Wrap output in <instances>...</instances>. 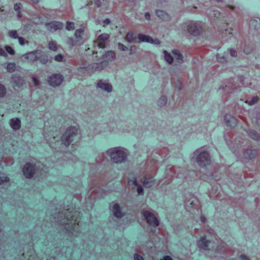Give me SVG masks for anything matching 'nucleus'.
Here are the masks:
<instances>
[{"mask_svg":"<svg viewBox=\"0 0 260 260\" xmlns=\"http://www.w3.org/2000/svg\"><path fill=\"white\" fill-rule=\"evenodd\" d=\"M108 65L107 60H103L101 62L98 63L97 71H101L106 68Z\"/></svg>","mask_w":260,"mask_h":260,"instance_id":"29","label":"nucleus"},{"mask_svg":"<svg viewBox=\"0 0 260 260\" xmlns=\"http://www.w3.org/2000/svg\"><path fill=\"white\" fill-rule=\"evenodd\" d=\"M118 49L121 51H126L128 50V48L121 43H118Z\"/></svg>","mask_w":260,"mask_h":260,"instance_id":"43","label":"nucleus"},{"mask_svg":"<svg viewBox=\"0 0 260 260\" xmlns=\"http://www.w3.org/2000/svg\"><path fill=\"white\" fill-rule=\"evenodd\" d=\"M145 18L146 20H149L150 19V15L148 12L145 14Z\"/></svg>","mask_w":260,"mask_h":260,"instance_id":"55","label":"nucleus"},{"mask_svg":"<svg viewBox=\"0 0 260 260\" xmlns=\"http://www.w3.org/2000/svg\"><path fill=\"white\" fill-rule=\"evenodd\" d=\"M112 161L116 164H121L126 161L127 157L126 153L120 147H114L106 151Z\"/></svg>","mask_w":260,"mask_h":260,"instance_id":"1","label":"nucleus"},{"mask_svg":"<svg viewBox=\"0 0 260 260\" xmlns=\"http://www.w3.org/2000/svg\"><path fill=\"white\" fill-rule=\"evenodd\" d=\"M138 38L141 42L149 43L151 37L139 34L138 35Z\"/></svg>","mask_w":260,"mask_h":260,"instance_id":"31","label":"nucleus"},{"mask_svg":"<svg viewBox=\"0 0 260 260\" xmlns=\"http://www.w3.org/2000/svg\"><path fill=\"white\" fill-rule=\"evenodd\" d=\"M96 86L97 88H99L102 90L107 92H111L112 91L113 88L112 85L103 80H100L98 81Z\"/></svg>","mask_w":260,"mask_h":260,"instance_id":"10","label":"nucleus"},{"mask_svg":"<svg viewBox=\"0 0 260 260\" xmlns=\"http://www.w3.org/2000/svg\"><path fill=\"white\" fill-rule=\"evenodd\" d=\"M164 260H173V258L169 255L165 256L164 257Z\"/></svg>","mask_w":260,"mask_h":260,"instance_id":"57","label":"nucleus"},{"mask_svg":"<svg viewBox=\"0 0 260 260\" xmlns=\"http://www.w3.org/2000/svg\"><path fill=\"white\" fill-rule=\"evenodd\" d=\"M133 184H134L135 186H138L139 185L137 183V180L136 179H135L133 181Z\"/></svg>","mask_w":260,"mask_h":260,"instance_id":"61","label":"nucleus"},{"mask_svg":"<svg viewBox=\"0 0 260 260\" xmlns=\"http://www.w3.org/2000/svg\"><path fill=\"white\" fill-rule=\"evenodd\" d=\"M103 23L105 24H110V20L108 18H107L106 19H105L104 21H103Z\"/></svg>","mask_w":260,"mask_h":260,"instance_id":"58","label":"nucleus"},{"mask_svg":"<svg viewBox=\"0 0 260 260\" xmlns=\"http://www.w3.org/2000/svg\"><path fill=\"white\" fill-rule=\"evenodd\" d=\"M109 38L110 35L109 34L104 33L98 36L97 40L98 42L105 43Z\"/></svg>","mask_w":260,"mask_h":260,"instance_id":"25","label":"nucleus"},{"mask_svg":"<svg viewBox=\"0 0 260 260\" xmlns=\"http://www.w3.org/2000/svg\"><path fill=\"white\" fill-rule=\"evenodd\" d=\"M135 50H136V47L135 46H132L130 48L131 54H132L133 53H134Z\"/></svg>","mask_w":260,"mask_h":260,"instance_id":"56","label":"nucleus"},{"mask_svg":"<svg viewBox=\"0 0 260 260\" xmlns=\"http://www.w3.org/2000/svg\"><path fill=\"white\" fill-rule=\"evenodd\" d=\"M230 9H231L232 10H234V7L233 6H230L229 7Z\"/></svg>","mask_w":260,"mask_h":260,"instance_id":"64","label":"nucleus"},{"mask_svg":"<svg viewBox=\"0 0 260 260\" xmlns=\"http://www.w3.org/2000/svg\"><path fill=\"white\" fill-rule=\"evenodd\" d=\"M106 58L108 60L113 61L116 59L115 53L113 50L106 51L105 53L101 56V59Z\"/></svg>","mask_w":260,"mask_h":260,"instance_id":"17","label":"nucleus"},{"mask_svg":"<svg viewBox=\"0 0 260 260\" xmlns=\"http://www.w3.org/2000/svg\"><path fill=\"white\" fill-rule=\"evenodd\" d=\"M9 36L10 37L13 39H17L19 37L17 35V32L16 30L9 31Z\"/></svg>","mask_w":260,"mask_h":260,"instance_id":"38","label":"nucleus"},{"mask_svg":"<svg viewBox=\"0 0 260 260\" xmlns=\"http://www.w3.org/2000/svg\"><path fill=\"white\" fill-rule=\"evenodd\" d=\"M66 29L68 30H74L75 29L74 23L72 22L67 21Z\"/></svg>","mask_w":260,"mask_h":260,"instance_id":"37","label":"nucleus"},{"mask_svg":"<svg viewBox=\"0 0 260 260\" xmlns=\"http://www.w3.org/2000/svg\"><path fill=\"white\" fill-rule=\"evenodd\" d=\"M249 25L251 28L257 29L259 28V22L255 19H251L249 22Z\"/></svg>","mask_w":260,"mask_h":260,"instance_id":"28","label":"nucleus"},{"mask_svg":"<svg viewBox=\"0 0 260 260\" xmlns=\"http://www.w3.org/2000/svg\"><path fill=\"white\" fill-rule=\"evenodd\" d=\"M217 59L218 60L221 62H224L226 61V57L224 55H222L220 54H217Z\"/></svg>","mask_w":260,"mask_h":260,"instance_id":"39","label":"nucleus"},{"mask_svg":"<svg viewBox=\"0 0 260 260\" xmlns=\"http://www.w3.org/2000/svg\"><path fill=\"white\" fill-rule=\"evenodd\" d=\"M142 214L148 224L154 227L158 226L159 222L153 213L148 211L144 210Z\"/></svg>","mask_w":260,"mask_h":260,"instance_id":"7","label":"nucleus"},{"mask_svg":"<svg viewBox=\"0 0 260 260\" xmlns=\"http://www.w3.org/2000/svg\"><path fill=\"white\" fill-rule=\"evenodd\" d=\"M47 28L50 31H55L57 29H61L63 27V23L58 21H52L46 24Z\"/></svg>","mask_w":260,"mask_h":260,"instance_id":"13","label":"nucleus"},{"mask_svg":"<svg viewBox=\"0 0 260 260\" xmlns=\"http://www.w3.org/2000/svg\"><path fill=\"white\" fill-rule=\"evenodd\" d=\"M187 30L192 36H198L200 35L203 30L201 25L196 22H191L187 24Z\"/></svg>","mask_w":260,"mask_h":260,"instance_id":"4","label":"nucleus"},{"mask_svg":"<svg viewBox=\"0 0 260 260\" xmlns=\"http://www.w3.org/2000/svg\"><path fill=\"white\" fill-rule=\"evenodd\" d=\"M137 192L139 194H143L144 190L143 187L141 185H138L137 189Z\"/></svg>","mask_w":260,"mask_h":260,"instance_id":"47","label":"nucleus"},{"mask_svg":"<svg viewBox=\"0 0 260 260\" xmlns=\"http://www.w3.org/2000/svg\"><path fill=\"white\" fill-rule=\"evenodd\" d=\"M64 80L63 76L60 74H53L50 76L48 80L49 84L56 87L61 85Z\"/></svg>","mask_w":260,"mask_h":260,"instance_id":"6","label":"nucleus"},{"mask_svg":"<svg viewBox=\"0 0 260 260\" xmlns=\"http://www.w3.org/2000/svg\"><path fill=\"white\" fill-rule=\"evenodd\" d=\"M149 43L153 44L159 45L160 44V41L157 39H153L151 37Z\"/></svg>","mask_w":260,"mask_h":260,"instance_id":"46","label":"nucleus"},{"mask_svg":"<svg viewBox=\"0 0 260 260\" xmlns=\"http://www.w3.org/2000/svg\"><path fill=\"white\" fill-rule=\"evenodd\" d=\"M39 59H40V62L43 64H46L49 61V59L47 56H44L39 58Z\"/></svg>","mask_w":260,"mask_h":260,"instance_id":"44","label":"nucleus"},{"mask_svg":"<svg viewBox=\"0 0 260 260\" xmlns=\"http://www.w3.org/2000/svg\"><path fill=\"white\" fill-rule=\"evenodd\" d=\"M258 102V98L256 96H254L252 98V99L248 102V104L249 105H253V104L256 103Z\"/></svg>","mask_w":260,"mask_h":260,"instance_id":"45","label":"nucleus"},{"mask_svg":"<svg viewBox=\"0 0 260 260\" xmlns=\"http://www.w3.org/2000/svg\"><path fill=\"white\" fill-rule=\"evenodd\" d=\"M167 98L165 95H162L157 101V105L160 107L165 106L167 103Z\"/></svg>","mask_w":260,"mask_h":260,"instance_id":"27","label":"nucleus"},{"mask_svg":"<svg viewBox=\"0 0 260 260\" xmlns=\"http://www.w3.org/2000/svg\"><path fill=\"white\" fill-rule=\"evenodd\" d=\"M172 52L177 62L179 63H182L183 62V56L179 50L174 49L172 51Z\"/></svg>","mask_w":260,"mask_h":260,"instance_id":"20","label":"nucleus"},{"mask_svg":"<svg viewBox=\"0 0 260 260\" xmlns=\"http://www.w3.org/2000/svg\"><path fill=\"white\" fill-rule=\"evenodd\" d=\"M38 52V50H35L32 52L25 53L20 57V59L24 62H34L39 59V57L36 55Z\"/></svg>","mask_w":260,"mask_h":260,"instance_id":"8","label":"nucleus"},{"mask_svg":"<svg viewBox=\"0 0 260 260\" xmlns=\"http://www.w3.org/2000/svg\"><path fill=\"white\" fill-rule=\"evenodd\" d=\"M84 30L82 28L77 29L75 32V39L76 42H78L80 45L82 44V35L83 34Z\"/></svg>","mask_w":260,"mask_h":260,"instance_id":"21","label":"nucleus"},{"mask_svg":"<svg viewBox=\"0 0 260 260\" xmlns=\"http://www.w3.org/2000/svg\"><path fill=\"white\" fill-rule=\"evenodd\" d=\"M36 172V168L35 166L30 162L26 163L22 169L23 174L27 179L32 178Z\"/></svg>","mask_w":260,"mask_h":260,"instance_id":"5","label":"nucleus"},{"mask_svg":"<svg viewBox=\"0 0 260 260\" xmlns=\"http://www.w3.org/2000/svg\"><path fill=\"white\" fill-rule=\"evenodd\" d=\"M7 93V89L5 86L0 83V98H4Z\"/></svg>","mask_w":260,"mask_h":260,"instance_id":"34","label":"nucleus"},{"mask_svg":"<svg viewBox=\"0 0 260 260\" xmlns=\"http://www.w3.org/2000/svg\"><path fill=\"white\" fill-rule=\"evenodd\" d=\"M7 71L9 73H12L15 71L16 69V63L14 62H9L7 66Z\"/></svg>","mask_w":260,"mask_h":260,"instance_id":"32","label":"nucleus"},{"mask_svg":"<svg viewBox=\"0 0 260 260\" xmlns=\"http://www.w3.org/2000/svg\"><path fill=\"white\" fill-rule=\"evenodd\" d=\"M48 48L50 50L53 51H57L58 47L56 42L51 41L48 43Z\"/></svg>","mask_w":260,"mask_h":260,"instance_id":"30","label":"nucleus"},{"mask_svg":"<svg viewBox=\"0 0 260 260\" xmlns=\"http://www.w3.org/2000/svg\"><path fill=\"white\" fill-rule=\"evenodd\" d=\"M10 125L13 129L18 130L20 128V120L17 118H12L10 120Z\"/></svg>","mask_w":260,"mask_h":260,"instance_id":"19","label":"nucleus"},{"mask_svg":"<svg viewBox=\"0 0 260 260\" xmlns=\"http://www.w3.org/2000/svg\"><path fill=\"white\" fill-rule=\"evenodd\" d=\"M78 129L75 126H71L67 129L61 137L62 143L66 146H68L74 140L77 136Z\"/></svg>","mask_w":260,"mask_h":260,"instance_id":"3","label":"nucleus"},{"mask_svg":"<svg viewBox=\"0 0 260 260\" xmlns=\"http://www.w3.org/2000/svg\"><path fill=\"white\" fill-rule=\"evenodd\" d=\"M0 55L5 57L7 56L8 55L7 53L5 51V50L1 48H0Z\"/></svg>","mask_w":260,"mask_h":260,"instance_id":"50","label":"nucleus"},{"mask_svg":"<svg viewBox=\"0 0 260 260\" xmlns=\"http://www.w3.org/2000/svg\"><path fill=\"white\" fill-rule=\"evenodd\" d=\"M236 89V85L233 83H230L228 85H226L223 88L224 91L226 93H230L234 91Z\"/></svg>","mask_w":260,"mask_h":260,"instance_id":"23","label":"nucleus"},{"mask_svg":"<svg viewBox=\"0 0 260 260\" xmlns=\"http://www.w3.org/2000/svg\"><path fill=\"white\" fill-rule=\"evenodd\" d=\"M67 43L71 47H73L76 45H80L78 42H76V39H74L72 38H68Z\"/></svg>","mask_w":260,"mask_h":260,"instance_id":"33","label":"nucleus"},{"mask_svg":"<svg viewBox=\"0 0 260 260\" xmlns=\"http://www.w3.org/2000/svg\"><path fill=\"white\" fill-rule=\"evenodd\" d=\"M11 82L18 87H21L25 83L23 78L18 75H13L11 77Z\"/></svg>","mask_w":260,"mask_h":260,"instance_id":"14","label":"nucleus"},{"mask_svg":"<svg viewBox=\"0 0 260 260\" xmlns=\"http://www.w3.org/2000/svg\"><path fill=\"white\" fill-rule=\"evenodd\" d=\"M141 182L145 188H150L155 184V180L152 177L144 176L141 179Z\"/></svg>","mask_w":260,"mask_h":260,"instance_id":"12","label":"nucleus"},{"mask_svg":"<svg viewBox=\"0 0 260 260\" xmlns=\"http://www.w3.org/2000/svg\"><path fill=\"white\" fill-rule=\"evenodd\" d=\"M15 11H18L20 9V4H15L14 6Z\"/></svg>","mask_w":260,"mask_h":260,"instance_id":"52","label":"nucleus"},{"mask_svg":"<svg viewBox=\"0 0 260 260\" xmlns=\"http://www.w3.org/2000/svg\"><path fill=\"white\" fill-rule=\"evenodd\" d=\"M98 63L91 64L88 67V70L91 72L97 71Z\"/></svg>","mask_w":260,"mask_h":260,"instance_id":"36","label":"nucleus"},{"mask_svg":"<svg viewBox=\"0 0 260 260\" xmlns=\"http://www.w3.org/2000/svg\"><path fill=\"white\" fill-rule=\"evenodd\" d=\"M201 221H202V222H203V223L205 222V218L204 217L202 216V217H201Z\"/></svg>","mask_w":260,"mask_h":260,"instance_id":"62","label":"nucleus"},{"mask_svg":"<svg viewBox=\"0 0 260 260\" xmlns=\"http://www.w3.org/2000/svg\"><path fill=\"white\" fill-rule=\"evenodd\" d=\"M164 58L166 61L170 64H172L174 61L173 57L167 51H164Z\"/></svg>","mask_w":260,"mask_h":260,"instance_id":"24","label":"nucleus"},{"mask_svg":"<svg viewBox=\"0 0 260 260\" xmlns=\"http://www.w3.org/2000/svg\"><path fill=\"white\" fill-rule=\"evenodd\" d=\"M240 258L242 260H250L249 258L245 255L242 254L240 255Z\"/></svg>","mask_w":260,"mask_h":260,"instance_id":"54","label":"nucleus"},{"mask_svg":"<svg viewBox=\"0 0 260 260\" xmlns=\"http://www.w3.org/2000/svg\"><path fill=\"white\" fill-rule=\"evenodd\" d=\"M95 5L98 7H100L101 6V3L100 1H98L95 3Z\"/></svg>","mask_w":260,"mask_h":260,"instance_id":"60","label":"nucleus"},{"mask_svg":"<svg viewBox=\"0 0 260 260\" xmlns=\"http://www.w3.org/2000/svg\"><path fill=\"white\" fill-rule=\"evenodd\" d=\"M224 119L228 126L234 127L237 124L238 120L230 114L225 115Z\"/></svg>","mask_w":260,"mask_h":260,"instance_id":"15","label":"nucleus"},{"mask_svg":"<svg viewBox=\"0 0 260 260\" xmlns=\"http://www.w3.org/2000/svg\"><path fill=\"white\" fill-rule=\"evenodd\" d=\"M98 46L100 48H105V43H100V42H99L98 44Z\"/></svg>","mask_w":260,"mask_h":260,"instance_id":"53","label":"nucleus"},{"mask_svg":"<svg viewBox=\"0 0 260 260\" xmlns=\"http://www.w3.org/2000/svg\"><path fill=\"white\" fill-rule=\"evenodd\" d=\"M32 79H33V81H34V82L35 83V85H37L38 84V80L36 78H33Z\"/></svg>","mask_w":260,"mask_h":260,"instance_id":"59","label":"nucleus"},{"mask_svg":"<svg viewBox=\"0 0 260 260\" xmlns=\"http://www.w3.org/2000/svg\"><path fill=\"white\" fill-rule=\"evenodd\" d=\"M64 58L63 55L61 54H57L54 56V59L57 62L63 61Z\"/></svg>","mask_w":260,"mask_h":260,"instance_id":"42","label":"nucleus"},{"mask_svg":"<svg viewBox=\"0 0 260 260\" xmlns=\"http://www.w3.org/2000/svg\"><path fill=\"white\" fill-rule=\"evenodd\" d=\"M5 48L6 51L8 53H9L10 55H14L15 51L11 47L6 45L5 47Z\"/></svg>","mask_w":260,"mask_h":260,"instance_id":"41","label":"nucleus"},{"mask_svg":"<svg viewBox=\"0 0 260 260\" xmlns=\"http://www.w3.org/2000/svg\"><path fill=\"white\" fill-rule=\"evenodd\" d=\"M135 39L136 38L133 37V34L132 32H128L125 38L126 41L129 43L134 42Z\"/></svg>","mask_w":260,"mask_h":260,"instance_id":"35","label":"nucleus"},{"mask_svg":"<svg viewBox=\"0 0 260 260\" xmlns=\"http://www.w3.org/2000/svg\"><path fill=\"white\" fill-rule=\"evenodd\" d=\"M32 2H33L35 4H37L39 3V0H31Z\"/></svg>","mask_w":260,"mask_h":260,"instance_id":"63","label":"nucleus"},{"mask_svg":"<svg viewBox=\"0 0 260 260\" xmlns=\"http://www.w3.org/2000/svg\"><path fill=\"white\" fill-rule=\"evenodd\" d=\"M10 181V179L8 177L5 176L4 175L3 176L0 175V185L2 184L4 182H8Z\"/></svg>","mask_w":260,"mask_h":260,"instance_id":"40","label":"nucleus"},{"mask_svg":"<svg viewBox=\"0 0 260 260\" xmlns=\"http://www.w3.org/2000/svg\"><path fill=\"white\" fill-rule=\"evenodd\" d=\"M193 156H196V160L198 165L205 168L211 164V158L209 153L200 148L194 151Z\"/></svg>","mask_w":260,"mask_h":260,"instance_id":"2","label":"nucleus"},{"mask_svg":"<svg viewBox=\"0 0 260 260\" xmlns=\"http://www.w3.org/2000/svg\"><path fill=\"white\" fill-rule=\"evenodd\" d=\"M134 257L135 260H144V258L138 254H135Z\"/></svg>","mask_w":260,"mask_h":260,"instance_id":"49","label":"nucleus"},{"mask_svg":"<svg viewBox=\"0 0 260 260\" xmlns=\"http://www.w3.org/2000/svg\"><path fill=\"white\" fill-rule=\"evenodd\" d=\"M230 53L231 55L233 57H236L237 55V52L235 49H229Z\"/></svg>","mask_w":260,"mask_h":260,"instance_id":"48","label":"nucleus"},{"mask_svg":"<svg viewBox=\"0 0 260 260\" xmlns=\"http://www.w3.org/2000/svg\"><path fill=\"white\" fill-rule=\"evenodd\" d=\"M248 134L251 139L257 141L260 140V135L256 131L250 130Z\"/></svg>","mask_w":260,"mask_h":260,"instance_id":"26","label":"nucleus"},{"mask_svg":"<svg viewBox=\"0 0 260 260\" xmlns=\"http://www.w3.org/2000/svg\"><path fill=\"white\" fill-rule=\"evenodd\" d=\"M257 155L255 149H247L244 152L243 155L246 159H252Z\"/></svg>","mask_w":260,"mask_h":260,"instance_id":"18","label":"nucleus"},{"mask_svg":"<svg viewBox=\"0 0 260 260\" xmlns=\"http://www.w3.org/2000/svg\"><path fill=\"white\" fill-rule=\"evenodd\" d=\"M19 43L21 45H23L24 44V39L22 37H19L18 38Z\"/></svg>","mask_w":260,"mask_h":260,"instance_id":"51","label":"nucleus"},{"mask_svg":"<svg viewBox=\"0 0 260 260\" xmlns=\"http://www.w3.org/2000/svg\"><path fill=\"white\" fill-rule=\"evenodd\" d=\"M155 14L162 21H170L171 20V16L166 12L161 10H156Z\"/></svg>","mask_w":260,"mask_h":260,"instance_id":"11","label":"nucleus"},{"mask_svg":"<svg viewBox=\"0 0 260 260\" xmlns=\"http://www.w3.org/2000/svg\"><path fill=\"white\" fill-rule=\"evenodd\" d=\"M211 241L206 239L205 236L202 237L198 242V246L201 250L208 251L210 250L209 246Z\"/></svg>","mask_w":260,"mask_h":260,"instance_id":"9","label":"nucleus"},{"mask_svg":"<svg viewBox=\"0 0 260 260\" xmlns=\"http://www.w3.org/2000/svg\"><path fill=\"white\" fill-rule=\"evenodd\" d=\"M226 250V245L224 243H221L217 247L215 252L220 254L223 253Z\"/></svg>","mask_w":260,"mask_h":260,"instance_id":"22","label":"nucleus"},{"mask_svg":"<svg viewBox=\"0 0 260 260\" xmlns=\"http://www.w3.org/2000/svg\"><path fill=\"white\" fill-rule=\"evenodd\" d=\"M112 211L113 215L117 218H121L124 216V214L121 210L119 205L117 203L113 205Z\"/></svg>","mask_w":260,"mask_h":260,"instance_id":"16","label":"nucleus"}]
</instances>
